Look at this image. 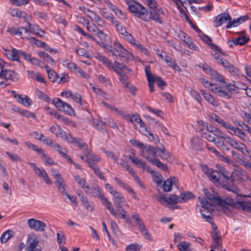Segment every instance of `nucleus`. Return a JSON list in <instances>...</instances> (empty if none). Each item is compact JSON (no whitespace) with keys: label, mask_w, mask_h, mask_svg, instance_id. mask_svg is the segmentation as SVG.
Returning a JSON list of instances; mask_svg holds the SVG:
<instances>
[{"label":"nucleus","mask_w":251,"mask_h":251,"mask_svg":"<svg viewBox=\"0 0 251 251\" xmlns=\"http://www.w3.org/2000/svg\"><path fill=\"white\" fill-rule=\"evenodd\" d=\"M27 224L30 229L36 231H44L46 227L45 223L34 218L28 219Z\"/></svg>","instance_id":"nucleus-7"},{"label":"nucleus","mask_w":251,"mask_h":251,"mask_svg":"<svg viewBox=\"0 0 251 251\" xmlns=\"http://www.w3.org/2000/svg\"><path fill=\"white\" fill-rule=\"evenodd\" d=\"M125 1L128 5L127 9L131 12L136 13L138 17H141V16L148 14L147 9L134 0H126Z\"/></svg>","instance_id":"nucleus-2"},{"label":"nucleus","mask_w":251,"mask_h":251,"mask_svg":"<svg viewBox=\"0 0 251 251\" xmlns=\"http://www.w3.org/2000/svg\"><path fill=\"white\" fill-rule=\"evenodd\" d=\"M88 16L94 22H100L101 18L95 12L90 10L88 9L85 11Z\"/></svg>","instance_id":"nucleus-31"},{"label":"nucleus","mask_w":251,"mask_h":251,"mask_svg":"<svg viewBox=\"0 0 251 251\" xmlns=\"http://www.w3.org/2000/svg\"><path fill=\"white\" fill-rule=\"evenodd\" d=\"M226 143L229 144L233 148L241 151L244 154H246V152H248V151L246 150V147L243 143L238 142L230 137L226 141Z\"/></svg>","instance_id":"nucleus-11"},{"label":"nucleus","mask_w":251,"mask_h":251,"mask_svg":"<svg viewBox=\"0 0 251 251\" xmlns=\"http://www.w3.org/2000/svg\"><path fill=\"white\" fill-rule=\"evenodd\" d=\"M88 153L84 154L86 155L85 162L88 163L89 166V163H93L95 164V163L98 162L99 161V158L95 155L92 154L91 151L88 150Z\"/></svg>","instance_id":"nucleus-24"},{"label":"nucleus","mask_w":251,"mask_h":251,"mask_svg":"<svg viewBox=\"0 0 251 251\" xmlns=\"http://www.w3.org/2000/svg\"><path fill=\"white\" fill-rule=\"evenodd\" d=\"M249 19L248 15L241 16L236 19H234L232 21H229L226 26L227 28H229L231 27H236L238 25L244 22L247 21Z\"/></svg>","instance_id":"nucleus-17"},{"label":"nucleus","mask_w":251,"mask_h":251,"mask_svg":"<svg viewBox=\"0 0 251 251\" xmlns=\"http://www.w3.org/2000/svg\"><path fill=\"white\" fill-rule=\"evenodd\" d=\"M132 122H131L132 123H136L137 124H140V127H145V124L143 122L142 120L140 118V117L138 115L134 114L132 115Z\"/></svg>","instance_id":"nucleus-59"},{"label":"nucleus","mask_w":251,"mask_h":251,"mask_svg":"<svg viewBox=\"0 0 251 251\" xmlns=\"http://www.w3.org/2000/svg\"><path fill=\"white\" fill-rule=\"evenodd\" d=\"M69 136H66L67 141L72 144H75L83 151V153H88V149L87 144L82 142L80 138H75Z\"/></svg>","instance_id":"nucleus-8"},{"label":"nucleus","mask_w":251,"mask_h":251,"mask_svg":"<svg viewBox=\"0 0 251 251\" xmlns=\"http://www.w3.org/2000/svg\"><path fill=\"white\" fill-rule=\"evenodd\" d=\"M123 36L124 39L131 45L135 46V45L137 44L135 38L130 33H128V32H127V33L125 34Z\"/></svg>","instance_id":"nucleus-52"},{"label":"nucleus","mask_w":251,"mask_h":251,"mask_svg":"<svg viewBox=\"0 0 251 251\" xmlns=\"http://www.w3.org/2000/svg\"><path fill=\"white\" fill-rule=\"evenodd\" d=\"M28 25L29 28L28 29V32L30 31L33 33H36L37 31H41L42 33L44 34V31L40 29L39 26L36 25H32L29 23H27Z\"/></svg>","instance_id":"nucleus-48"},{"label":"nucleus","mask_w":251,"mask_h":251,"mask_svg":"<svg viewBox=\"0 0 251 251\" xmlns=\"http://www.w3.org/2000/svg\"><path fill=\"white\" fill-rule=\"evenodd\" d=\"M63 65L66 66L70 70H73L76 71L78 67H77L76 65L72 62H68V60H65L63 62Z\"/></svg>","instance_id":"nucleus-54"},{"label":"nucleus","mask_w":251,"mask_h":251,"mask_svg":"<svg viewBox=\"0 0 251 251\" xmlns=\"http://www.w3.org/2000/svg\"><path fill=\"white\" fill-rule=\"evenodd\" d=\"M23 29L25 31V33H27L28 32V30L26 27H22L21 28H11L7 30V32H10L11 34H14V35H19L22 36V31L21 30Z\"/></svg>","instance_id":"nucleus-36"},{"label":"nucleus","mask_w":251,"mask_h":251,"mask_svg":"<svg viewBox=\"0 0 251 251\" xmlns=\"http://www.w3.org/2000/svg\"><path fill=\"white\" fill-rule=\"evenodd\" d=\"M152 164L155 165L158 168L161 169L162 171L164 172L168 171V167L167 165L162 163L158 159L156 158L153 160V162L151 163Z\"/></svg>","instance_id":"nucleus-35"},{"label":"nucleus","mask_w":251,"mask_h":251,"mask_svg":"<svg viewBox=\"0 0 251 251\" xmlns=\"http://www.w3.org/2000/svg\"><path fill=\"white\" fill-rule=\"evenodd\" d=\"M209 74L213 76V79H214L215 81L222 82V86L227 85L226 82L225 81L223 77L219 75L216 71L212 69L211 72Z\"/></svg>","instance_id":"nucleus-28"},{"label":"nucleus","mask_w":251,"mask_h":251,"mask_svg":"<svg viewBox=\"0 0 251 251\" xmlns=\"http://www.w3.org/2000/svg\"><path fill=\"white\" fill-rule=\"evenodd\" d=\"M207 176L210 181L214 183L220 184V182L222 180V178L221 177L219 173L217 170H211L210 173H209Z\"/></svg>","instance_id":"nucleus-16"},{"label":"nucleus","mask_w":251,"mask_h":251,"mask_svg":"<svg viewBox=\"0 0 251 251\" xmlns=\"http://www.w3.org/2000/svg\"><path fill=\"white\" fill-rule=\"evenodd\" d=\"M118 212L120 213V214L121 215L122 218L124 219L126 223L129 224L131 223V220L130 219V218L128 215H127L126 214V210H124V209H120Z\"/></svg>","instance_id":"nucleus-49"},{"label":"nucleus","mask_w":251,"mask_h":251,"mask_svg":"<svg viewBox=\"0 0 251 251\" xmlns=\"http://www.w3.org/2000/svg\"><path fill=\"white\" fill-rule=\"evenodd\" d=\"M52 103L54 104L58 110L62 111L66 102L63 101L59 98H56L52 100Z\"/></svg>","instance_id":"nucleus-40"},{"label":"nucleus","mask_w":251,"mask_h":251,"mask_svg":"<svg viewBox=\"0 0 251 251\" xmlns=\"http://www.w3.org/2000/svg\"><path fill=\"white\" fill-rule=\"evenodd\" d=\"M200 81L205 88H208L211 86V90L212 92L220 97L227 99H229L231 97L233 92H235L237 88L234 84H232L219 86L209 82L204 78H200Z\"/></svg>","instance_id":"nucleus-1"},{"label":"nucleus","mask_w":251,"mask_h":251,"mask_svg":"<svg viewBox=\"0 0 251 251\" xmlns=\"http://www.w3.org/2000/svg\"><path fill=\"white\" fill-rule=\"evenodd\" d=\"M114 67L115 68L120 70L121 71H127L129 72H131V69L128 68L125 65L120 63L117 61H115L114 62Z\"/></svg>","instance_id":"nucleus-50"},{"label":"nucleus","mask_w":251,"mask_h":251,"mask_svg":"<svg viewBox=\"0 0 251 251\" xmlns=\"http://www.w3.org/2000/svg\"><path fill=\"white\" fill-rule=\"evenodd\" d=\"M159 148H154L148 145H145L140 151V155L149 162L152 163L153 160L156 159L157 151Z\"/></svg>","instance_id":"nucleus-3"},{"label":"nucleus","mask_w":251,"mask_h":251,"mask_svg":"<svg viewBox=\"0 0 251 251\" xmlns=\"http://www.w3.org/2000/svg\"><path fill=\"white\" fill-rule=\"evenodd\" d=\"M141 248V246L136 244V243H132L128 245L126 250V251H140Z\"/></svg>","instance_id":"nucleus-57"},{"label":"nucleus","mask_w":251,"mask_h":251,"mask_svg":"<svg viewBox=\"0 0 251 251\" xmlns=\"http://www.w3.org/2000/svg\"><path fill=\"white\" fill-rule=\"evenodd\" d=\"M36 139L42 141L43 143L49 146H50L52 147V145L54 144L55 142L51 139L50 138L45 137L42 134H40V137H36Z\"/></svg>","instance_id":"nucleus-32"},{"label":"nucleus","mask_w":251,"mask_h":251,"mask_svg":"<svg viewBox=\"0 0 251 251\" xmlns=\"http://www.w3.org/2000/svg\"><path fill=\"white\" fill-rule=\"evenodd\" d=\"M234 201L230 198L222 199L218 198L216 199V203L223 207L224 212L228 215L233 210V205Z\"/></svg>","instance_id":"nucleus-4"},{"label":"nucleus","mask_w":251,"mask_h":251,"mask_svg":"<svg viewBox=\"0 0 251 251\" xmlns=\"http://www.w3.org/2000/svg\"><path fill=\"white\" fill-rule=\"evenodd\" d=\"M50 131L54 134L56 136H63V132L61 131L60 127L58 125L52 126L50 128Z\"/></svg>","instance_id":"nucleus-39"},{"label":"nucleus","mask_w":251,"mask_h":251,"mask_svg":"<svg viewBox=\"0 0 251 251\" xmlns=\"http://www.w3.org/2000/svg\"><path fill=\"white\" fill-rule=\"evenodd\" d=\"M158 150L161 153H162L163 155L158 154L157 155L160 157L162 159L168 160V159L170 158L171 153L167 151L164 147H163L162 149L159 148Z\"/></svg>","instance_id":"nucleus-45"},{"label":"nucleus","mask_w":251,"mask_h":251,"mask_svg":"<svg viewBox=\"0 0 251 251\" xmlns=\"http://www.w3.org/2000/svg\"><path fill=\"white\" fill-rule=\"evenodd\" d=\"M62 111L64 112L66 114L70 115H71L74 113V109L72 108V107L71 106V105H70L67 103H65Z\"/></svg>","instance_id":"nucleus-62"},{"label":"nucleus","mask_w":251,"mask_h":251,"mask_svg":"<svg viewBox=\"0 0 251 251\" xmlns=\"http://www.w3.org/2000/svg\"><path fill=\"white\" fill-rule=\"evenodd\" d=\"M204 194L205 197L210 200H212L213 202L216 203V199H218V197L214 195L213 191L204 190Z\"/></svg>","instance_id":"nucleus-46"},{"label":"nucleus","mask_w":251,"mask_h":251,"mask_svg":"<svg viewBox=\"0 0 251 251\" xmlns=\"http://www.w3.org/2000/svg\"><path fill=\"white\" fill-rule=\"evenodd\" d=\"M18 101L25 106H29L32 103L31 100L26 96H23L21 99L18 100Z\"/></svg>","instance_id":"nucleus-53"},{"label":"nucleus","mask_w":251,"mask_h":251,"mask_svg":"<svg viewBox=\"0 0 251 251\" xmlns=\"http://www.w3.org/2000/svg\"><path fill=\"white\" fill-rule=\"evenodd\" d=\"M148 5L149 6L150 10H156L157 9H159V5L154 0H147Z\"/></svg>","instance_id":"nucleus-63"},{"label":"nucleus","mask_w":251,"mask_h":251,"mask_svg":"<svg viewBox=\"0 0 251 251\" xmlns=\"http://www.w3.org/2000/svg\"><path fill=\"white\" fill-rule=\"evenodd\" d=\"M132 218L136 221V224L138 226L141 233L144 235H148V230L145 228L142 219L140 218L139 214L135 213L132 215Z\"/></svg>","instance_id":"nucleus-14"},{"label":"nucleus","mask_w":251,"mask_h":251,"mask_svg":"<svg viewBox=\"0 0 251 251\" xmlns=\"http://www.w3.org/2000/svg\"><path fill=\"white\" fill-rule=\"evenodd\" d=\"M114 46L117 50L120 53L121 57L126 58L129 54H132L127 50L125 49L119 43L115 42Z\"/></svg>","instance_id":"nucleus-20"},{"label":"nucleus","mask_w":251,"mask_h":251,"mask_svg":"<svg viewBox=\"0 0 251 251\" xmlns=\"http://www.w3.org/2000/svg\"><path fill=\"white\" fill-rule=\"evenodd\" d=\"M234 180L235 179L233 176L225 179L222 178L220 185L228 191L238 194L239 192V190L234 184Z\"/></svg>","instance_id":"nucleus-6"},{"label":"nucleus","mask_w":251,"mask_h":251,"mask_svg":"<svg viewBox=\"0 0 251 251\" xmlns=\"http://www.w3.org/2000/svg\"><path fill=\"white\" fill-rule=\"evenodd\" d=\"M199 199L200 200L201 203L203 208V211L204 210H207L208 211H210L211 210V207L212 206V205L209 203L204 198L201 199L200 197L199 198Z\"/></svg>","instance_id":"nucleus-44"},{"label":"nucleus","mask_w":251,"mask_h":251,"mask_svg":"<svg viewBox=\"0 0 251 251\" xmlns=\"http://www.w3.org/2000/svg\"><path fill=\"white\" fill-rule=\"evenodd\" d=\"M191 147L196 151H201L202 143L201 140L197 137L192 138L191 140Z\"/></svg>","instance_id":"nucleus-27"},{"label":"nucleus","mask_w":251,"mask_h":251,"mask_svg":"<svg viewBox=\"0 0 251 251\" xmlns=\"http://www.w3.org/2000/svg\"><path fill=\"white\" fill-rule=\"evenodd\" d=\"M9 13L12 17L23 18L25 20H27L28 14L25 11H20L18 9H10Z\"/></svg>","instance_id":"nucleus-18"},{"label":"nucleus","mask_w":251,"mask_h":251,"mask_svg":"<svg viewBox=\"0 0 251 251\" xmlns=\"http://www.w3.org/2000/svg\"><path fill=\"white\" fill-rule=\"evenodd\" d=\"M235 44L238 45H244L249 41V37L242 36L235 38Z\"/></svg>","instance_id":"nucleus-51"},{"label":"nucleus","mask_w":251,"mask_h":251,"mask_svg":"<svg viewBox=\"0 0 251 251\" xmlns=\"http://www.w3.org/2000/svg\"><path fill=\"white\" fill-rule=\"evenodd\" d=\"M215 121H216L217 123L220 124L223 126L225 127L226 129H230L231 127L232 126V125L226 122L222 118H221L219 116L215 115Z\"/></svg>","instance_id":"nucleus-38"},{"label":"nucleus","mask_w":251,"mask_h":251,"mask_svg":"<svg viewBox=\"0 0 251 251\" xmlns=\"http://www.w3.org/2000/svg\"><path fill=\"white\" fill-rule=\"evenodd\" d=\"M96 31L97 33H95V35L101 40V42H105L106 40V35L100 29H96Z\"/></svg>","instance_id":"nucleus-64"},{"label":"nucleus","mask_w":251,"mask_h":251,"mask_svg":"<svg viewBox=\"0 0 251 251\" xmlns=\"http://www.w3.org/2000/svg\"><path fill=\"white\" fill-rule=\"evenodd\" d=\"M38 54L41 58L44 59L45 61L50 63V65L54 66L56 64V61L45 51H39Z\"/></svg>","instance_id":"nucleus-25"},{"label":"nucleus","mask_w":251,"mask_h":251,"mask_svg":"<svg viewBox=\"0 0 251 251\" xmlns=\"http://www.w3.org/2000/svg\"><path fill=\"white\" fill-rule=\"evenodd\" d=\"M55 184L57 186L58 189L59 191L62 193L63 195H65V193H67L65 191V185H64V181L62 178H61L60 181L55 180L54 182Z\"/></svg>","instance_id":"nucleus-41"},{"label":"nucleus","mask_w":251,"mask_h":251,"mask_svg":"<svg viewBox=\"0 0 251 251\" xmlns=\"http://www.w3.org/2000/svg\"><path fill=\"white\" fill-rule=\"evenodd\" d=\"M189 243L187 242H181L177 245V248L180 251H189Z\"/></svg>","instance_id":"nucleus-58"},{"label":"nucleus","mask_w":251,"mask_h":251,"mask_svg":"<svg viewBox=\"0 0 251 251\" xmlns=\"http://www.w3.org/2000/svg\"><path fill=\"white\" fill-rule=\"evenodd\" d=\"M153 79L154 82H156L158 87L161 89H163V87L167 85L166 82L160 76H156L153 78Z\"/></svg>","instance_id":"nucleus-61"},{"label":"nucleus","mask_w":251,"mask_h":251,"mask_svg":"<svg viewBox=\"0 0 251 251\" xmlns=\"http://www.w3.org/2000/svg\"><path fill=\"white\" fill-rule=\"evenodd\" d=\"M102 204L105 205L106 208L110 211L111 214L116 218L118 217V214L114 207L112 205L111 203L105 197L101 200Z\"/></svg>","instance_id":"nucleus-19"},{"label":"nucleus","mask_w":251,"mask_h":251,"mask_svg":"<svg viewBox=\"0 0 251 251\" xmlns=\"http://www.w3.org/2000/svg\"><path fill=\"white\" fill-rule=\"evenodd\" d=\"M221 236H212V243L214 247L218 250H220L222 244L221 241Z\"/></svg>","instance_id":"nucleus-43"},{"label":"nucleus","mask_w":251,"mask_h":251,"mask_svg":"<svg viewBox=\"0 0 251 251\" xmlns=\"http://www.w3.org/2000/svg\"><path fill=\"white\" fill-rule=\"evenodd\" d=\"M41 158L45 162L46 165H53L55 164L52 159L49 156L46 155L45 153H43L41 155Z\"/></svg>","instance_id":"nucleus-56"},{"label":"nucleus","mask_w":251,"mask_h":251,"mask_svg":"<svg viewBox=\"0 0 251 251\" xmlns=\"http://www.w3.org/2000/svg\"><path fill=\"white\" fill-rule=\"evenodd\" d=\"M149 13L150 17H149V19L153 20L161 24L162 23V20L159 15L160 14H163L164 13V11L161 8L157 9L156 10H150Z\"/></svg>","instance_id":"nucleus-13"},{"label":"nucleus","mask_w":251,"mask_h":251,"mask_svg":"<svg viewBox=\"0 0 251 251\" xmlns=\"http://www.w3.org/2000/svg\"><path fill=\"white\" fill-rule=\"evenodd\" d=\"M74 178L84 191L85 190L89 189V185L84 178H81L78 175L75 176Z\"/></svg>","instance_id":"nucleus-29"},{"label":"nucleus","mask_w":251,"mask_h":251,"mask_svg":"<svg viewBox=\"0 0 251 251\" xmlns=\"http://www.w3.org/2000/svg\"><path fill=\"white\" fill-rule=\"evenodd\" d=\"M201 92L204 99L213 105L214 106L218 105V102L215 100V98L212 95L208 94L203 90H201Z\"/></svg>","instance_id":"nucleus-26"},{"label":"nucleus","mask_w":251,"mask_h":251,"mask_svg":"<svg viewBox=\"0 0 251 251\" xmlns=\"http://www.w3.org/2000/svg\"><path fill=\"white\" fill-rule=\"evenodd\" d=\"M230 130L233 131V133H231V134H234L239 137L242 140L245 141L247 140V137L246 135L243 131L242 129L234 127L233 126L231 127Z\"/></svg>","instance_id":"nucleus-21"},{"label":"nucleus","mask_w":251,"mask_h":251,"mask_svg":"<svg viewBox=\"0 0 251 251\" xmlns=\"http://www.w3.org/2000/svg\"><path fill=\"white\" fill-rule=\"evenodd\" d=\"M179 200L181 201V202H185L188 200L192 199L194 198V195L190 192H187L184 193H182L179 196Z\"/></svg>","instance_id":"nucleus-33"},{"label":"nucleus","mask_w":251,"mask_h":251,"mask_svg":"<svg viewBox=\"0 0 251 251\" xmlns=\"http://www.w3.org/2000/svg\"><path fill=\"white\" fill-rule=\"evenodd\" d=\"M250 203L247 201H234L233 209L236 208L248 212L250 208Z\"/></svg>","instance_id":"nucleus-22"},{"label":"nucleus","mask_w":251,"mask_h":251,"mask_svg":"<svg viewBox=\"0 0 251 251\" xmlns=\"http://www.w3.org/2000/svg\"><path fill=\"white\" fill-rule=\"evenodd\" d=\"M213 135L216 136L217 138L219 139H221L224 140L226 142V141L228 140L229 137L227 136L225 133L220 131L217 127L212 128V130H209Z\"/></svg>","instance_id":"nucleus-23"},{"label":"nucleus","mask_w":251,"mask_h":251,"mask_svg":"<svg viewBox=\"0 0 251 251\" xmlns=\"http://www.w3.org/2000/svg\"><path fill=\"white\" fill-rule=\"evenodd\" d=\"M45 68L47 69V72L49 79L52 82L57 81L58 80V79H56L57 74L56 72H55L53 70L49 69V67L48 66H45Z\"/></svg>","instance_id":"nucleus-34"},{"label":"nucleus","mask_w":251,"mask_h":251,"mask_svg":"<svg viewBox=\"0 0 251 251\" xmlns=\"http://www.w3.org/2000/svg\"><path fill=\"white\" fill-rule=\"evenodd\" d=\"M26 242L29 245L27 248V251H41L40 249L37 248L39 241L36 238H32L31 236H28Z\"/></svg>","instance_id":"nucleus-15"},{"label":"nucleus","mask_w":251,"mask_h":251,"mask_svg":"<svg viewBox=\"0 0 251 251\" xmlns=\"http://www.w3.org/2000/svg\"><path fill=\"white\" fill-rule=\"evenodd\" d=\"M231 20V18L228 13H224L218 15L214 23L216 27H219L227 21H230Z\"/></svg>","instance_id":"nucleus-12"},{"label":"nucleus","mask_w":251,"mask_h":251,"mask_svg":"<svg viewBox=\"0 0 251 251\" xmlns=\"http://www.w3.org/2000/svg\"><path fill=\"white\" fill-rule=\"evenodd\" d=\"M1 77L6 80H10L17 82L19 80L18 75L14 71L10 70H3L1 71Z\"/></svg>","instance_id":"nucleus-10"},{"label":"nucleus","mask_w":251,"mask_h":251,"mask_svg":"<svg viewBox=\"0 0 251 251\" xmlns=\"http://www.w3.org/2000/svg\"><path fill=\"white\" fill-rule=\"evenodd\" d=\"M172 181L171 179H167L166 181H164L163 188L164 191L169 192L172 189Z\"/></svg>","instance_id":"nucleus-55"},{"label":"nucleus","mask_w":251,"mask_h":251,"mask_svg":"<svg viewBox=\"0 0 251 251\" xmlns=\"http://www.w3.org/2000/svg\"><path fill=\"white\" fill-rule=\"evenodd\" d=\"M89 167L91 168L94 173L97 175L99 178L101 180H105L102 173L100 171L99 168L94 163H89Z\"/></svg>","instance_id":"nucleus-30"},{"label":"nucleus","mask_w":251,"mask_h":251,"mask_svg":"<svg viewBox=\"0 0 251 251\" xmlns=\"http://www.w3.org/2000/svg\"><path fill=\"white\" fill-rule=\"evenodd\" d=\"M55 184L57 186L58 189L59 191L62 193L63 195H65V193H67L65 191V185H64V181L62 178H61L60 181L55 180L54 182Z\"/></svg>","instance_id":"nucleus-42"},{"label":"nucleus","mask_w":251,"mask_h":251,"mask_svg":"<svg viewBox=\"0 0 251 251\" xmlns=\"http://www.w3.org/2000/svg\"><path fill=\"white\" fill-rule=\"evenodd\" d=\"M85 192L92 197L99 198L100 201L104 197L101 188L97 185H94L91 187H89V189L85 190Z\"/></svg>","instance_id":"nucleus-9"},{"label":"nucleus","mask_w":251,"mask_h":251,"mask_svg":"<svg viewBox=\"0 0 251 251\" xmlns=\"http://www.w3.org/2000/svg\"><path fill=\"white\" fill-rule=\"evenodd\" d=\"M15 51V49H13L11 51L5 50V54L9 59H11L13 61H19V59L18 58V57H17V56L16 55V53Z\"/></svg>","instance_id":"nucleus-37"},{"label":"nucleus","mask_w":251,"mask_h":251,"mask_svg":"<svg viewBox=\"0 0 251 251\" xmlns=\"http://www.w3.org/2000/svg\"><path fill=\"white\" fill-rule=\"evenodd\" d=\"M146 131H147V132L148 133V134L149 135V137H148L149 139L151 141H152L155 144H157L158 143H159L160 140L157 136L154 135L152 132H151L150 131H148L146 129Z\"/></svg>","instance_id":"nucleus-60"},{"label":"nucleus","mask_w":251,"mask_h":251,"mask_svg":"<svg viewBox=\"0 0 251 251\" xmlns=\"http://www.w3.org/2000/svg\"><path fill=\"white\" fill-rule=\"evenodd\" d=\"M179 196L176 194L171 195L169 197H166L165 195L158 197L156 200L158 201L165 206L168 205L174 204L177 203H181Z\"/></svg>","instance_id":"nucleus-5"},{"label":"nucleus","mask_w":251,"mask_h":251,"mask_svg":"<svg viewBox=\"0 0 251 251\" xmlns=\"http://www.w3.org/2000/svg\"><path fill=\"white\" fill-rule=\"evenodd\" d=\"M99 59L101 62H103V63L106 65L107 67L111 68L113 69H114V66L112 64V62L108 60L106 57L103 55H99Z\"/></svg>","instance_id":"nucleus-47"}]
</instances>
